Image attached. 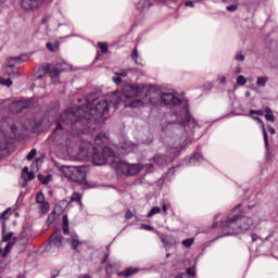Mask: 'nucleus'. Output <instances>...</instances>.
I'll return each instance as SVG.
<instances>
[{
  "mask_svg": "<svg viewBox=\"0 0 278 278\" xmlns=\"http://www.w3.org/2000/svg\"><path fill=\"white\" fill-rule=\"evenodd\" d=\"M140 229H143V231H153V226L149 224H141Z\"/></svg>",
  "mask_w": 278,
  "mask_h": 278,
  "instance_id": "nucleus-46",
  "label": "nucleus"
},
{
  "mask_svg": "<svg viewBox=\"0 0 278 278\" xmlns=\"http://www.w3.org/2000/svg\"><path fill=\"white\" fill-rule=\"evenodd\" d=\"M252 119L255 121L258 125H264V122L262 121V118L257 116H252Z\"/></svg>",
  "mask_w": 278,
  "mask_h": 278,
  "instance_id": "nucleus-58",
  "label": "nucleus"
},
{
  "mask_svg": "<svg viewBox=\"0 0 278 278\" xmlns=\"http://www.w3.org/2000/svg\"><path fill=\"white\" fill-rule=\"evenodd\" d=\"M42 3H45V0H22L21 8L25 10V12H34V10H38Z\"/></svg>",
  "mask_w": 278,
  "mask_h": 278,
  "instance_id": "nucleus-13",
  "label": "nucleus"
},
{
  "mask_svg": "<svg viewBox=\"0 0 278 278\" xmlns=\"http://www.w3.org/2000/svg\"><path fill=\"white\" fill-rule=\"evenodd\" d=\"M220 215L219 214H217V215H215V217H214V223H213V228L214 227H216V225H218V217H219Z\"/></svg>",
  "mask_w": 278,
  "mask_h": 278,
  "instance_id": "nucleus-62",
  "label": "nucleus"
},
{
  "mask_svg": "<svg viewBox=\"0 0 278 278\" xmlns=\"http://www.w3.org/2000/svg\"><path fill=\"white\" fill-rule=\"evenodd\" d=\"M227 12H236V10H238V5L236 4H231L226 7Z\"/></svg>",
  "mask_w": 278,
  "mask_h": 278,
  "instance_id": "nucleus-53",
  "label": "nucleus"
},
{
  "mask_svg": "<svg viewBox=\"0 0 278 278\" xmlns=\"http://www.w3.org/2000/svg\"><path fill=\"white\" fill-rule=\"evenodd\" d=\"M13 247H14V242H8L4 248V253H10V251H12Z\"/></svg>",
  "mask_w": 278,
  "mask_h": 278,
  "instance_id": "nucleus-51",
  "label": "nucleus"
},
{
  "mask_svg": "<svg viewBox=\"0 0 278 278\" xmlns=\"http://www.w3.org/2000/svg\"><path fill=\"white\" fill-rule=\"evenodd\" d=\"M5 149H8V141L1 140L0 141V155H1V151H5Z\"/></svg>",
  "mask_w": 278,
  "mask_h": 278,
  "instance_id": "nucleus-50",
  "label": "nucleus"
},
{
  "mask_svg": "<svg viewBox=\"0 0 278 278\" xmlns=\"http://www.w3.org/2000/svg\"><path fill=\"white\" fill-rule=\"evenodd\" d=\"M253 114H256L257 116H264L263 110H250V116H253Z\"/></svg>",
  "mask_w": 278,
  "mask_h": 278,
  "instance_id": "nucleus-47",
  "label": "nucleus"
},
{
  "mask_svg": "<svg viewBox=\"0 0 278 278\" xmlns=\"http://www.w3.org/2000/svg\"><path fill=\"white\" fill-rule=\"evenodd\" d=\"M268 129H269V134H271V136H275V134H276L275 128L269 126Z\"/></svg>",
  "mask_w": 278,
  "mask_h": 278,
  "instance_id": "nucleus-64",
  "label": "nucleus"
},
{
  "mask_svg": "<svg viewBox=\"0 0 278 278\" xmlns=\"http://www.w3.org/2000/svg\"><path fill=\"white\" fill-rule=\"evenodd\" d=\"M87 157H89L88 150H86L84 148H79L78 160H87Z\"/></svg>",
  "mask_w": 278,
  "mask_h": 278,
  "instance_id": "nucleus-34",
  "label": "nucleus"
},
{
  "mask_svg": "<svg viewBox=\"0 0 278 278\" xmlns=\"http://www.w3.org/2000/svg\"><path fill=\"white\" fill-rule=\"evenodd\" d=\"M10 129H11L12 134L14 135V138H18V137L16 136V131H17L16 125H14V124L11 125Z\"/></svg>",
  "mask_w": 278,
  "mask_h": 278,
  "instance_id": "nucleus-57",
  "label": "nucleus"
},
{
  "mask_svg": "<svg viewBox=\"0 0 278 278\" xmlns=\"http://www.w3.org/2000/svg\"><path fill=\"white\" fill-rule=\"evenodd\" d=\"M27 177H28V181H34V179H36V174H34V172H29L27 174Z\"/></svg>",
  "mask_w": 278,
  "mask_h": 278,
  "instance_id": "nucleus-56",
  "label": "nucleus"
},
{
  "mask_svg": "<svg viewBox=\"0 0 278 278\" xmlns=\"http://www.w3.org/2000/svg\"><path fill=\"white\" fill-rule=\"evenodd\" d=\"M162 212V207L160 206H154L150 210V212L148 213V218H153V216H155V214H160Z\"/></svg>",
  "mask_w": 278,
  "mask_h": 278,
  "instance_id": "nucleus-33",
  "label": "nucleus"
},
{
  "mask_svg": "<svg viewBox=\"0 0 278 278\" xmlns=\"http://www.w3.org/2000/svg\"><path fill=\"white\" fill-rule=\"evenodd\" d=\"M131 58L136 64H138V46H136L132 50Z\"/></svg>",
  "mask_w": 278,
  "mask_h": 278,
  "instance_id": "nucleus-44",
  "label": "nucleus"
},
{
  "mask_svg": "<svg viewBox=\"0 0 278 278\" xmlns=\"http://www.w3.org/2000/svg\"><path fill=\"white\" fill-rule=\"evenodd\" d=\"M181 244L185 247V249H192V244H194V238L184 239Z\"/></svg>",
  "mask_w": 278,
  "mask_h": 278,
  "instance_id": "nucleus-32",
  "label": "nucleus"
},
{
  "mask_svg": "<svg viewBox=\"0 0 278 278\" xmlns=\"http://www.w3.org/2000/svg\"><path fill=\"white\" fill-rule=\"evenodd\" d=\"M46 48L48 49V51H50L51 53H55V51H58V49H60V42H47L46 43Z\"/></svg>",
  "mask_w": 278,
  "mask_h": 278,
  "instance_id": "nucleus-28",
  "label": "nucleus"
},
{
  "mask_svg": "<svg viewBox=\"0 0 278 278\" xmlns=\"http://www.w3.org/2000/svg\"><path fill=\"white\" fill-rule=\"evenodd\" d=\"M49 18H51L49 15L45 16V17L41 20V25H47V23H49Z\"/></svg>",
  "mask_w": 278,
  "mask_h": 278,
  "instance_id": "nucleus-60",
  "label": "nucleus"
},
{
  "mask_svg": "<svg viewBox=\"0 0 278 278\" xmlns=\"http://www.w3.org/2000/svg\"><path fill=\"white\" fill-rule=\"evenodd\" d=\"M99 49L101 50V53H108V43L105 42H99L98 43Z\"/></svg>",
  "mask_w": 278,
  "mask_h": 278,
  "instance_id": "nucleus-43",
  "label": "nucleus"
},
{
  "mask_svg": "<svg viewBox=\"0 0 278 278\" xmlns=\"http://www.w3.org/2000/svg\"><path fill=\"white\" fill-rule=\"evenodd\" d=\"M102 155L106 157V162L109 157H114V150L110 147H104L102 150Z\"/></svg>",
  "mask_w": 278,
  "mask_h": 278,
  "instance_id": "nucleus-29",
  "label": "nucleus"
},
{
  "mask_svg": "<svg viewBox=\"0 0 278 278\" xmlns=\"http://www.w3.org/2000/svg\"><path fill=\"white\" fill-rule=\"evenodd\" d=\"M31 108V102L28 100H17L13 101L9 105V112L11 114H21V112H25V110H29Z\"/></svg>",
  "mask_w": 278,
  "mask_h": 278,
  "instance_id": "nucleus-11",
  "label": "nucleus"
},
{
  "mask_svg": "<svg viewBox=\"0 0 278 278\" xmlns=\"http://www.w3.org/2000/svg\"><path fill=\"white\" fill-rule=\"evenodd\" d=\"M147 87L144 85H131L126 84L122 89V97L125 99H136V97H142V92Z\"/></svg>",
  "mask_w": 278,
  "mask_h": 278,
  "instance_id": "nucleus-7",
  "label": "nucleus"
},
{
  "mask_svg": "<svg viewBox=\"0 0 278 278\" xmlns=\"http://www.w3.org/2000/svg\"><path fill=\"white\" fill-rule=\"evenodd\" d=\"M108 277H112L116 273V264L109 263L105 267Z\"/></svg>",
  "mask_w": 278,
  "mask_h": 278,
  "instance_id": "nucleus-27",
  "label": "nucleus"
},
{
  "mask_svg": "<svg viewBox=\"0 0 278 278\" xmlns=\"http://www.w3.org/2000/svg\"><path fill=\"white\" fill-rule=\"evenodd\" d=\"M108 140V134L99 132L94 138V143L97 147H101Z\"/></svg>",
  "mask_w": 278,
  "mask_h": 278,
  "instance_id": "nucleus-23",
  "label": "nucleus"
},
{
  "mask_svg": "<svg viewBox=\"0 0 278 278\" xmlns=\"http://www.w3.org/2000/svg\"><path fill=\"white\" fill-rule=\"evenodd\" d=\"M110 258V253H104L101 264H105L108 260Z\"/></svg>",
  "mask_w": 278,
  "mask_h": 278,
  "instance_id": "nucleus-59",
  "label": "nucleus"
},
{
  "mask_svg": "<svg viewBox=\"0 0 278 278\" xmlns=\"http://www.w3.org/2000/svg\"><path fill=\"white\" fill-rule=\"evenodd\" d=\"M131 68L123 70L122 72H115V76L112 77V80L116 86H119V84H123V78L127 77L129 73H131Z\"/></svg>",
  "mask_w": 278,
  "mask_h": 278,
  "instance_id": "nucleus-16",
  "label": "nucleus"
},
{
  "mask_svg": "<svg viewBox=\"0 0 278 278\" xmlns=\"http://www.w3.org/2000/svg\"><path fill=\"white\" fill-rule=\"evenodd\" d=\"M53 220H55V213L48 215L47 225H53Z\"/></svg>",
  "mask_w": 278,
  "mask_h": 278,
  "instance_id": "nucleus-49",
  "label": "nucleus"
},
{
  "mask_svg": "<svg viewBox=\"0 0 278 278\" xmlns=\"http://www.w3.org/2000/svg\"><path fill=\"white\" fill-rule=\"evenodd\" d=\"M263 138L265 148L268 149V132H266V128L263 126Z\"/></svg>",
  "mask_w": 278,
  "mask_h": 278,
  "instance_id": "nucleus-42",
  "label": "nucleus"
},
{
  "mask_svg": "<svg viewBox=\"0 0 278 278\" xmlns=\"http://www.w3.org/2000/svg\"><path fill=\"white\" fill-rule=\"evenodd\" d=\"M71 201L73 203H79L81 205V195L77 192H74L72 195H71Z\"/></svg>",
  "mask_w": 278,
  "mask_h": 278,
  "instance_id": "nucleus-35",
  "label": "nucleus"
},
{
  "mask_svg": "<svg viewBox=\"0 0 278 278\" xmlns=\"http://www.w3.org/2000/svg\"><path fill=\"white\" fill-rule=\"evenodd\" d=\"M267 83H268V77L260 76V77H257L256 86H258V88H264Z\"/></svg>",
  "mask_w": 278,
  "mask_h": 278,
  "instance_id": "nucleus-30",
  "label": "nucleus"
},
{
  "mask_svg": "<svg viewBox=\"0 0 278 278\" xmlns=\"http://www.w3.org/2000/svg\"><path fill=\"white\" fill-rule=\"evenodd\" d=\"M244 54H242V52H237V54L235 55V60H237V62H244Z\"/></svg>",
  "mask_w": 278,
  "mask_h": 278,
  "instance_id": "nucleus-48",
  "label": "nucleus"
},
{
  "mask_svg": "<svg viewBox=\"0 0 278 278\" xmlns=\"http://www.w3.org/2000/svg\"><path fill=\"white\" fill-rule=\"evenodd\" d=\"M68 170L67 177L75 181L76 184H84L86 181V168L84 167H75V166H66Z\"/></svg>",
  "mask_w": 278,
  "mask_h": 278,
  "instance_id": "nucleus-9",
  "label": "nucleus"
},
{
  "mask_svg": "<svg viewBox=\"0 0 278 278\" xmlns=\"http://www.w3.org/2000/svg\"><path fill=\"white\" fill-rule=\"evenodd\" d=\"M63 68L59 70L58 67H51V64H47L43 66V75H50L51 79H58L60 74L64 71H71V66L64 63Z\"/></svg>",
  "mask_w": 278,
  "mask_h": 278,
  "instance_id": "nucleus-12",
  "label": "nucleus"
},
{
  "mask_svg": "<svg viewBox=\"0 0 278 278\" xmlns=\"http://www.w3.org/2000/svg\"><path fill=\"white\" fill-rule=\"evenodd\" d=\"M31 238V230L29 228H24L20 236L17 237V242L20 244V247H23L25 249V247H27V244H29V239Z\"/></svg>",
  "mask_w": 278,
  "mask_h": 278,
  "instance_id": "nucleus-14",
  "label": "nucleus"
},
{
  "mask_svg": "<svg viewBox=\"0 0 278 278\" xmlns=\"http://www.w3.org/2000/svg\"><path fill=\"white\" fill-rule=\"evenodd\" d=\"M185 275H187V277H197V269L194 268V266L193 267H188L186 269Z\"/></svg>",
  "mask_w": 278,
  "mask_h": 278,
  "instance_id": "nucleus-36",
  "label": "nucleus"
},
{
  "mask_svg": "<svg viewBox=\"0 0 278 278\" xmlns=\"http://www.w3.org/2000/svg\"><path fill=\"white\" fill-rule=\"evenodd\" d=\"M146 167H147V170L149 173H151L153 170V163H150V164L146 165Z\"/></svg>",
  "mask_w": 278,
  "mask_h": 278,
  "instance_id": "nucleus-63",
  "label": "nucleus"
},
{
  "mask_svg": "<svg viewBox=\"0 0 278 278\" xmlns=\"http://www.w3.org/2000/svg\"><path fill=\"white\" fill-rule=\"evenodd\" d=\"M153 3H151V0H139V2L136 5V9L138 12H144V10H149Z\"/></svg>",
  "mask_w": 278,
  "mask_h": 278,
  "instance_id": "nucleus-21",
  "label": "nucleus"
},
{
  "mask_svg": "<svg viewBox=\"0 0 278 278\" xmlns=\"http://www.w3.org/2000/svg\"><path fill=\"white\" fill-rule=\"evenodd\" d=\"M36 149H31L29 151V153L27 154L26 159L28 160V162H31V160H34V157H36Z\"/></svg>",
  "mask_w": 278,
  "mask_h": 278,
  "instance_id": "nucleus-45",
  "label": "nucleus"
},
{
  "mask_svg": "<svg viewBox=\"0 0 278 278\" xmlns=\"http://www.w3.org/2000/svg\"><path fill=\"white\" fill-rule=\"evenodd\" d=\"M160 99L164 105H169V119L163 130L176 131L177 134H195L199 124L190 114V102L176 97L172 92H163Z\"/></svg>",
  "mask_w": 278,
  "mask_h": 278,
  "instance_id": "nucleus-2",
  "label": "nucleus"
},
{
  "mask_svg": "<svg viewBox=\"0 0 278 278\" xmlns=\"http://www.w3.org/2000/svg\"><path fill=\"white\" fill-rule=\"evenodd\" d=\"M192 136H194V134L178 132L177 135L175 130H162L163 142L166 144L167 149L165 154H156L152 157L153 164L156 166H166V164L175 162V157H177L184 149H188V147L192 144Z\"/></svg>",
  "mask_w": 278,
  "mask_h": 278,
  "instance_id": "nucleus-3",
  "label": "nucleus"
},
{
  "mask_svg": "<svg viewBox=\"0 0 278 278\" xmlns=\"http://www.w3.org/2000/svg\"><path fill=\"white\" fill-rule=\"evenodd\" d=\"M251 238L252 242H258L257 253H266V251H270L274 242H278V229L270 230L264 239L256 233H252Z\"/></svg>",
  "mask_w": 278,
  "mask_h": 278,
  "instance_id": "nucleus-5",
  "label": "nucleus"
},
{
  "mask_svg": "<svg viewBox=\"0 0 278 278\" xmlns=\"http://www.w3.org/2000/svg\"><path fill=\"white\" fill-rule=\"evenodd\" d=\"M39 210L41 214H47V212H49V203L42 202L41 204H39Z\"/></svg>",
  "mask_w": 278,
  "mask_h": 278,
  "instance_id": "nucleus-37",
  "label": "nucleus"
},
{
  "mask_svg": "<svg viewBox=\"0 0 278 278\" xmlns=\"http://www.w3.org/2000/svg\"><path fill=\"white\" fill-rule=\"evenodd\" d=\"M62 240H64V237H62V230H55L50 237V241L46 247V252L58 253V251L62 249Z\"/></svg>",
  "mask_w": 278,
  "mask_h": 278,
  "instance_id": "nucleus-8",
  "label": "nucleus"
},
{
  "mask_svg": "<svg viewBox=\"0 0 278 278\" xmlns=\"http://www.w3.org/2000/svg\"><path fill=\"white\" fill-rule=\"evenodd\" d=\"M125 218L126 220H131V218H134V213L130 210H128L125 214Z\"/></svg>",
  "mask_w": 278,
  "mask_h": 278,
  "instance_id": "nucleus-54",
  "label": "nucleus"
},
{
  "mask_svg": "<svg viewBox=\"0 0 278 278\" xmlns=\"http://www.w3.org/2000/svg\"><path fill=\"white\" fill-rule=\"evenodd\" d=\"M63 233L64 236H71V230L68 228V215H63Z\"/></svg>",
  "mask_w": 278,
  "mask_h": 278,
  "instance_id": "nucleus-26",
  "label": "nucleus"
},
{
  "mask_svg": "<svg viewBox=\"0 0 278 278\" xmlns=\"http://www.w3.org/2000/svg\"><path fill=\"white\" fill-rule=\"evenodd\" d=\"M241 205H237L232 213L228 214L220 222V229L223 236H236L238 233H244L253 227V218L249 216H242L238 213Z\"/></svg>",
  "mask_w": 278,
  "mask_h": 278,
  "instance_id": "nucleus-4",
  "label": "nucleus"
},
{
  "mask_svg": "<svg viewBox=\"0 0 278 278\" xmlns=\"http://www.w3.org/2000/svg\"><path fill=\"white\" fill-rule=\"evenodd\" d=\"M237 84H238V86H245L247 85V78L242 75H239L237 77Z\"/></svg>",
  "mask_w": 278,
  "mask_h": 278,
  "instance_id": "nucleus-40",
  "label": "nucleus"
},
{
  "mask_svg": "<svg viewBox=\"0 0 278 278\" xmlns=\"http://www.w3.org/2000/svg\"><path fill=\"white\" fill-rule=\"evenodd\" d=\"M136 144H134V142L131 141H124L122 143V149L125 151V153H131V151H134Z\"/></svg>",
  "mask_w": 278,
  "mask_h": 278,
  "instance_id": "nucleus-24",
  "label": "nucleus"
},
{
  "mask_svg": "<svg viewBox=\"0 0 278 278\" xmlns=\"http://www.w3.org/2000/svg\"><path fill=\"white\" fill-rule=\"evenodd\" d=\"M92 162L96 166H103L104 164H108L105 155L103 153H99L97 151V148H93V153H92Z\"/></svg>",
  "mask_w": 278,
  "mask_h": 278,
  "instance_id": "nucleus-15",
  "label": "nucleus"
},
{
  "mask_svg": "<svg viewBox=\"0 0 278 278\" xmlns=\"http://www.w3.org/2000/svg\"><path fill=\"white\" fill-rule=\"evenodd\" d=\"M27 60H29V56L27 54H22L20 56H12L9 59L8 68H14V64H23V62H27Z\"/></svg>",
  "mask_w": 278,
  "mask_h": 278,
  "instance_id": "nucleus-18",
  "label": "nucleus"
},
{
  "mask_svg": "<svg viewBox=\"0 0 278 278\" xmlns=\"http://www.w3.org/2000/svg\"><path fill=\"white\" fill-rule=\"evenodd\" d=\"M255 207H257L255 204H253V205H245V206H243V212L245 214H249V210H255Z\"/></svg>",
  "mask_w": 278,
  "mask_h": 278,
  "instance_id": "nucleus-52",
  "label": "nucleus"
},
{
  "mask_svg": "<svg viewBox=\"0 0 278 278\" xmlns=\"http://www.w3.org/2000/svg\"><path fill=\"white\" fill-rule=\"evenodd\" d=\"M67 242L73 251H77V249H79V245H81V241H79V236H77V232L70 233Z\"/></svg>",
  "mask_w": 278,
  "mask_h": 278,
  "instance_id": "nucleus-17",
  "label": "nucleus"
},
{
  "mask_svg": "<svg viewBox=\"0 0 278 278\" xmlns=\"http://www.w3.org/2000/svg\"><path fill=\"white\" fill-rule=\"evenodd\" d=\"M10 212H12V208L8 207L0 215V220L2 222V242H10V240H12V237L14 236V232L5 233V231H8V226L5 225V223L10 220V216H8Z\"/></svg>",
  "mask_w": 278,
  "mask_h": 278,
  "instance_id": "nucleus-10",
  "label": "nucleus"
},
{
  "mask_svg": "<svg viewBox=\"0 0 278 278\" xmlns=\"http://www.w3.org/2000/svg\"><path fill=\"white\" fill-rule=\"evenodd\" d=\"M36 203H38V205L46 203L45 202V194L42 192H38L36 194Z\"/></svg>",
  "mask_w": 278,
  "mask_h": 278,
  "instance_id": "nucleus-38",
  "label": "nucleus"
},
{
  "mask_svg": "<svg viewBox=\"0 0 278 278\" xmlns=\"http://www.w3.org/2000/svg\"><path fill=\"white\" fill-rule=\"evenodd\" d=\"M265 119L269 123H275V114L273 113V109H270V106L265 108Z\"/></svg>",
  "mask_w": 278,
  "mask_h": 278,
  "instance_id": "nucleus-25",
  "label": "nucleus"
},
{
  "mask_svg": "<svg viewBox=\"0 0 278 278\" xmlns=\"http://www.w3.org/2000/svg\"><path fill=\"white\" fill-rule=\"evenodd\" d=\"M85 106H79L77 111L68 109L61 113L60 122L56 123V127L52 132L54 140L60 139V131H67L72 136L90 134L92 127V121H99V123H105L108 121V114L110 112V104L108 100L102 99L97 101V93H89L85 98Z\"/></svg>",
  "mask_w": 278,
  "mask_h": 278,
  "instance_id": "nucleus-1",
  "label": "nucleus"
},
{
  "mask_svg": "<svg viewBox=\"0 0 278 278\" xmlns=\"http://www.w3.org/2000/svg\"><path fill=\"white\" fill-rule=\"evenodd\" d=\"M0 84L10 88L12 86V78H0Z\"/></svg>",
  "mask_w": 278,
  "mask_h": 278,
  "instance_id": "nucleus-39",
  "label": "nucleus"
},
{
  "mask_svg": "<svg viewBox=\"0 0 278 278\" xmlns=\"http://www.w3.org/2000/svg\"><path fill=\"white\" fill-rule=\"evenodd\" d=\"M121 103H123V98H116L114 105L115 109L118 110V106L121 105Z\"/></svg>",
  "mask_w": 278,
  "mask_h": 278,
  "instance_id": "nucleus-55",
  "label": "nucleus"
},
{
  "mask_svg": "<svg viewBox=\"0 0 278 278\" xmlns=\"http://www.w3.org/2000/svg\"><path fill=\"white\" fill-rule=\"evenodd\" d=\"M160 205L162 207L164 216H168V207H170V204L166 203V200L162 199L160 201Z\"/></svg>",
  "mask_w": 278,
  "mask_h": 278,
  "instance_id": "nucleus-31",
  "label": "nucleus"
},
{
  "mask_svg": "<svg viewBox=\"0 0 278 278\" xmlns=\"http://www.w3.org/2000/svg\"><path fill=\"white\" fill-rule=\"evenodd\" d=\"M52 180H53V176L52 175H48V176H45L43 180H41V184L43 186H49V184H51Z\"/></svg>",
  "mask_w": 278,
  "mask_h": 278,
  "instance_id": "nucleus-41",
  "label": "nucleus"
},
{
  "mask_svg": "<svg viewBox=\"0 0 278 278\" xmlns=\"http://www.w3.org/2000/svg\"><path fill=\"white\" fill-rule=\"evenodd\" d=\"M138 268L136 267H127L124 271H118L117 277H131L138 273Z\"/></svg>",
  "mask_w": 278,
  "mask_h": 278,
  "instance_id": "nucleus-22",
  "label": "nucleus"
},
{
  "mask_svg": "<svg viewBox=\"0 0 278 278\" xmlns=\"http://www.w3.org/2000/svg\"><path fill=\"white\" fill-rule=\"evenodd\" d=\"M143 105L144 103L140 99H131L124 102V108L136 109V108H142Z\"/></svg>",
  "mask_w": 278,
  "mask_h": 278,
  "instance_id": "nucleus-19",
  "label": "nucleus"
},
{
  "mask_svg": "<svg viewBox=\"0 0 278 278\" xmlns=\"http://www.w3.org/2000/svg\"><path fill=\"white\" fill-rule=\"evenodd\" d=\"M144 168V165L140 163H127L125 161H118L116 163L117 173H122L123 175H128L129 177H134V175H138Z\"/></svg>",
  "mask_w": 278,
  "mask_h": 278,
  "instance_id": "nucleus-6",
  "label": "nucleus"
},
{
  "mask_svg": "<svg viewBox=\"0 0 278 278\" xmlns=\"http://www.w3.org/2000/svg\"><path fill=\"white\" fill-rule=\"evenodd\" d=\"M203 155L201 153H195L189 159L190 166H199V164H202L204 162Z\"/></svg>",
  "mask_w": 278,
  "mask_h": 278,
  "instance_id": "nucleus-20",
  "label": "nucleus"
},
{
  "mask_svg": "<svg viewBox=\"0 0 278 278\" xmlns=\"http://www.w3.org/2000/svg\"><path fill=\"white\" fill-rule=\"evenodd\" d=\"M185 5H186V8H194V2L187 1V2H185Z\"/></svg>",
  "mask_w": 278,
  "mask_h": 278,
  "instance_id": "nucleus-61",
  "label": "nucleus"
}]
</instances>
